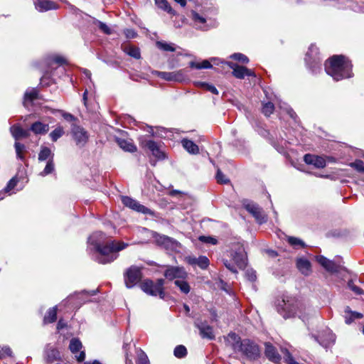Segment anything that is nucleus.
I'll use <instances>...</instances> for the list:
<instances>
[{
	"label": "nucleus",
	"mask_w": 364,
	"mask_h": 364,
	"mask_svg": "<svg viewBox=\"0 0 364 364\" xmlns=\"http://www.w3.org/2000/svg\"><path fill=\"white\" fill-rule=\"evenodd\" d=\"M225 343L227 346L230 347L235 353H237L240 348V343L242 340L240 337L235 333H230L225 338Z\"/></svg>",
	"instance_id": "a878e982"
},
{
	"label": "nucleus",
	"mask_w": 364,
	"mask_h": 364,
	"mask_svg": "<svg viewBox=\"0 0 364 364\" xmlns=\"http://www.w3.org/2000/svg\"><path fill=\"white\" fill-rule=\"evenodd\" d=\"M164 276L169 280L185 279L187 277V272L182 267L168 266L164 272Z\"/></svg>",
	"instance_id": "aec40b11"
},
{
	"label": "nucleus",
	"mask_w": 364,
	"mask_h": 364,
	"mask_svg": "<svg viewBox=\"0 0 364 364\" xmlns=\"http://www.w3.org/2000/svg\"><path fill=\"white\" fill-rule=\"evenodd\" d=\"M97 291V289H94L75 292L70 295V305L71 304L75 309H78L82 304L91 301L90 297L95 295Z\"/></svg>",
	"instance_id": "0eeeda50"
},
{
	"label": "nucleus",
	"mask_w": 364,
	"mask_h": 364,
	"mask_svg": "<svg viewBox=\"0 0 364 364\" xmlns=\"http://www.w3.org/2000/svg\"><path fill=\"white\" fill-rule=\"evenodd\" d=\"M9 130L11 136L16 140V141H18L21 139H26L30 136L29 131L23 129L18 124L12 125Z\"/></svg>",
	"instance_id": "393cba45"
},
{
	"label": "nucleus",
	"mask_w": 364,
	"mask_h": 364,
	"mask_svg": "<svg viewBox=\"0 0 364 364\" xmlns=\"http://www.w3.org/2000/svg\"><path fill=\"white\" fill-rule=\"evenodd\" d=\"M142 273L140 267L131 266L124 273V283L127 288L134 287L141 279Z\"/></svg>",
	"instance_id": "9b49d317"
},
{
	"label": "nucleus",
	"mask_w": 364,
	"mask_h": 364,
	"mask_svg": "<svg viewBox=\"0 0 364 364\" xmlns=\"http://www.w3.org/2000/svg\"><path fill=\"white\" fill-rule=\"evenodd\" d=\"M181 144L183 147L190 154H196L199 151L198 146L191 140L183 139Z\"/></svg>",
	"instance_id": "e433bc0d"
},
{
	"label": "nucleus",
	"mask_w": 364,
	"mask_h": 364,
	"mask_svg": "<svg viewBox=\"0 0 364 364\" xmlns=\"http://www.w3.org/2000/svg\"><path fill=\"white\" fill-rule=\"evenodd\" d=\"M282 353L284 355V359L287 364H299L292 357L291 354L287 348H282Z\"/></svg>",
	"instance_id": "5fc2aeb1"
},
{
	"label": "nucleus",
	"mask_w": 364,
	"mask_h": 364,
	"mask_svg": "<svg viewBox=\"0 0 364 364\" xmlns=\"http://www.w3.org/2000/svg\"><path fill=\"white\" fill-rule=\"evenodd\" d=\"M326 73L334 80L338 81L353 76L352 64L343 55H333L324 64Z\"/></svg>",
	"instance_id": "f257e3e1"
},
{
	"label": "nucleus",
	"mask_w": 364,
	"mask_h": 364,
	"mask_svg": "<svg viewBox=\"0 0 364 364\" xmlns=\"http://www.w3.org/2000/svg\"><path fill=\"white\" fill-rule=\"evenodd\" d=\"M237 353H241L250 360H256L260 355L259 346L250 339H244Z\"/></svg>",
	"instance_id": "6e6552de"
},
{
	"label": "nucleus",
	"mask_w": 364,
	"mask_h": 364,
	"mask_svg": "<svg viewBox=\"0 0 364 364\" xmlns=\"http://www.w3.org/2000/svg\"><path fill=\"white\" fill-rule=\"evenodd\" d=\"M155 4L158 8L166 11L167 13L175 15V11L171 8L167 0H154Z\"/></svg>",
	"instance_id": "ea45409f"
},
{
	"label": "nucleus",
	"mask_w": 364,
	"mask_h": 364,
	"mask_svg": "<svg viewBox=\"0 0 364 364\" xmlns=\"http://www.w3.org/2000/svg\"><path fill=\"white\" fill-rule=\"evenodd\" d=\"M321 346L325 348L331 347L336 342V335L329 328H326L318 336L311 335Z\"/></svg>",
	"instance_id": "4468645a"
},
{
	"label": "nucleus",
	"mask_w": 364,
	"mask_h": 364,
	"mask_svg": "<svg viewBox=\"0 0 364 364\" xmlns=\"http://www.w3.org/2000/svg\"><path fill=\"white\" fill-rule=\"evenodd\" d=\"M197 84L199 85L200 87L205 88L206 90L212 92L213 94L218 95L219 93L217 88L213 85L203 82H198Z\"/></svg>",
	"instance_id": "bf43d9fd"
},
{
	"label": "nucleus",
	"mask_w": 364,
	"mask_h": 364,
	"mask_svg": "<svg viewBox=\"0 0 364 364\" xmlns=\"http://www.w3.org/2000/svg\"><path fill=\"white\" fill-rule=\"evenodd\" d=\"M193 16V20L195 22H198L202 24H204L203 26L199 27L200 30L203 31H208L212 28H215L218 26V23L215 21H210L209 23L205 24L206 23V19L200 16L197 12L193 11L192 12Z\"/></svg>",
	"instance_id": "c85d7f7f"
},
{
	"label": "nucleus",
	"mask_w": 364,
	"mask_h": 364,
	"mask_svg": "<svg viewBox=\"0 0 364 364\" xmlns=\"http://www.w3.org/2000/svg\"><path fill=\"white\" fill-rule=\"evenodd\" d=\"M62 305L63 304L55 305L47 310L43 319V325L46 326L56 321L58 307Z\"/></svg>",
	"instance_id": "cd10ccee"
},
{
	"label": "nucleus",
	"mask_w": 364,
	"mask_h": 364,
	"mask_svg": "<svg viewBox=\"0 0 364 364\" xmlns=\"http://www.w3.org/2000/svg\"><path fill=\"white\" fill-rule=\"evenodd\" d=\"M264 353L267 358L272 362L278 363L281 360V356L278 353L277 349L269 343H265Z\"/></svg>",
	"instance_id": "c756f323"
},
{
	"label": "nucleus",
	"mask_w": 364,
	"mask_h": 364,
	"mask_svg": "<svg viewBox=\"0 0 364 364\" xmlns=\"http://www.w3.org/2000/svg\"><path fill=\"white\" fill-rule=\"evenodd\" d=\"M216 179L218 182L220 183H228L229 182V180L225 177V176L220 169H218L217 171Z\"/></svg>",
	"instance_id": "69168bd1"
},
{
	"label": "nucleus",
	"mask_w": 364,
	"mask_h": 364,
	"mask_svg": "<svg viewBox=\"0 0 364 364\" xmlns=\"http://www.w3.org/2000/svg\"><path fill=\"white\" fill-rule=\"evenodd\" d=\"M317 262L328 272L331 273H336L339 272L341 268L340 265L337 264L335 262L328 259L323 255H319L316 257Z\"/></svg>",
	"instance_id": "b1692460"
},
{
	"label": "nucleus",
	"mask_w": 364,
	"mask_h": 364,
	"mask_svg": "<svg viewBox=\"0 0 364 364\" xmlns=\"http://www.w3.org/2000/svg\"><path fill=\"white\" fill-rule=\"evenodd\" d=\"M67 326H68L67 322L64 319L60 318L58 320L57 326H56V329H57V333H60V335L59 337V339H60V337L63 336V341H64L65 339H67V338H66L65 335L63 334V333L61 331ZM58 342H60V340H58Z\"/></svg>",
	"instance_id": "8fccbe9b"
},
{
	"label": "nucleus",
	"mask_w": 364,
	"mask_h": 364,
	"mask_svg": "<svg viewBox=\"0 0 364 364\" xmlns=\"http://www.w3.org/2000/svg\"><path fill=\"white\" fill-rule=\"evenodd\" d=\"M345 313L350 315L349 316H345V321L347 324L351 323L355 319H359L363 317L362 314L352 311L349 306L345 308Z\"/></svg>",
	"instance_id": "4c0bfd02"
},
{
	"label": "nucleus",
	"mask_w": 364,
	"mask_h": 364,
	"mask_svg": "<svg viewBox=\"0 0 364 364\" xmlns=\"http://www.w3.org/2000/svg\"><path fill=\"white\" fill-rule=\"evenodd\" d=\"M92 23L94 25H96L99 28V29L105 34L110 35L112 33V30L106 23L96 18L93 19Z\"/></svg>",
	"instance_id": "a19ab883"
},
{
	"label": "nucleus",
	"mask_w": 364,
	"mask_h": 364,
	"mask_svg": "<svg viewBox=\"0 0 364 364\" xmlns=\"http://www.w3.org/2000/svg\"><path fill=\"white\" fill-rule=\"evenodd\" d=\"M296 267L299 272L305 276H308L311 273V262L306 258H298L296 259Z\"/></svg>",
	"instance_id": "7c9ffc66"
},
{
	"label": "nucleus",
	"mask_w": 364,
	"mask_h": 364,
	"mask_svg": "<svg viewBox=\"0 0 364 364\" xmlns=\"http://www.w3.org/2000/svg\"><path fill=\"white\" fill-rule=\"evenodd\" d=\"M50 159L54 160V153L49 147L41 146L38 155V161H50Z\"/></svg>",
	"instance_id": "c9c22d12"
},
{
	"label": "nucleus",
	"mask_w": 364,
	"mask_h": 364,
	"mask_svg": "<svg viewBox=\"0 0 364 364\" xmlns=\"http://www.w3.org/2000/svg\"><path fill=\"white\" fill-rule=\"evenodd\" d=\"M152 75L157 76L166 81L173 82H183L187 79V75L185 70H179L174 72H162L158 70H153Z\"/></svg>",
	"instance_id": "f8f14e48"
},
{
	"label": "nucleus",
	"mask_w": 364,
	"mask_h": 364,
	"mask_svg": "<svg viewBox=\"0 0 364 364\" xmlns=\"http://www.w3.org/2000/svg\"><path fill=\"white\" fill-rule=\"evenodd\" d=\"M156 44L158 48L164 51L174 52L176 50V48L173 43H168L164 41H157Z\"/></svg>",
	"instance_id": "de8ad7c7"
},
{
	"label": "nucleus",
	"mask_w": 364,
	"mask_h": 364,
	"mask_svg": "<svg viewBox=\"0 0 364 364\" xmlns=\"http://www.w3.org/2000/svg\"><path fill=\"white\" fill-rule=\"evenodd\" d=\"M35 6L36 9L40 12H44L57 8L55 3L50 0H38Z\"/></svg>",
	"instance_id": "72a5a7b5"
},
{
	"label": "nucleus",
	"mask_w": 364,
	"mask_h": 364,
	"mask_svg": "<svg viewBox=\"0 0 364 364\" xmlns=\"http://www.w3.org/2000/svg\"><path fill=\"white\" fill-rule=\"evenodd\" d=\"M174 284L180 289L181 291L187 294L190 291V286L188 283L184 280L177 279Z\"/></svg>",
	"instance_id": "3c124183"
},
{
	"label": "nucleus",
	"mask_w": 364,
	"mask_h": 364,
	"mask_svg": "<svg viewBox=\"0 0 364 364\" xmlns=\"http://www.w3.org/2000/svg\"><path fill=\"white\" fill-rule=\"evenodd\" d=\"M116 142L118 146L124 151L133 153L136 151V146L134 144L131 139H124L122 138H116Z\"/></svg>",
	"instance_id": "473e14b6"
},
{
	"label": "nucleus",
	"mask_w": 364,
	"mask_h": 364,
	"mask_svg": "<svg viewBox=\"0 0 364 364\" xmlns=\"http://www.w3.org/2000/svg\"><path fill=\"white\" fill-rule=\"evenodd\" d=\"M65 132L63 128L61 126H58L53 131H52L49 136L51 140L55 142L57 141L58 139H60L63 134Z\"/></svg>",
	"instance_id": "a18cd8bd"
},
{
	"label": "nucleus",
	"mask_w": 364,
	"mask_h": 364,
	"mask_svg": "<svg viewBox=\"0 0 364 364\" xmlns=\"http://www.w3.org/2000/svg\"><path fill=\"white\" fill-rule=\"evenodd\" d=\"M186 262L192 265H197L202 269H206L209 266V259L206 256H200L198 257H187L186 258Z\"/></svg>",
	"instance_id": "bb28decb"
},
{
	"label": "nucleus",
	"mask_w": 364,
	"mask_h": 364,
	"mask_svg": "<svg viewBox=\"0 0 364 364\" xmlns=\"http://www.w3.org/2000/svg\"><path fill=\"white\" fill-rule=\"evenodd\" d=\"M230 58H232L235 60L242 62V63H245V64L249 63L248 58L246 55H245L244 54L240 53H235L232 54L230 55Z\"/></svg>",
	"instance_id": "13d9d810"
},
{
	"label": "nucleus",
	"mask_w": 364,
	"mask_h": 364,
	"mask_svg": "<svg viewBox=\"0 0 364 364\" xmlns=\"http://www.w3.org/2000/svg\"><path fill=\"white\" fill-rule=\"evenodd\" d=\"M44 359L48 363H53L61 360L60 352L51 344H47L44 349Z\"/></svg>",
	"instance_id": "412c9836"
},
{
	"label": "nucleus",
	"mask_w": 364,
	"mask_h": 364,
	"mask_svg": "<svg viewBox=\"0 0 364 364\" xmlns=\"http://www.w3.org/2000/svg\"><path fill=\"white\" fill-rule=\"evenodd\" d=\"M299 304V301L295 297L283 295L280 299H277L276 309L277 312L284 318L298 316L304 320V318L298 311Z\"/></svg>",
	"instance_id": "20e7f679"
},
{
	"label": "nucleus",
	"mask_w": 364,
	"mask_h": 364,
	"mask_svg": "<svg viewBox=\"0 0 364 364\" xmlns=\"http://www.w3.org/2000/svg\"><path fill=\"white\" fill-rule=\"evenodd\" d=\"M14 148L17 159L23 161L25 159V157L23 154V152L26 150V146L23 144H21L18 141H15Z\"/></svg>",
	"instance_id": "c03bdc74"
},
{
	"label": "nucleus",
	"mask_w": 364,
	"mask_h": 364,
	"mask_svg": "<svg viewBox=\"0 0 364 364\" xmlns=\"http://www.w3.org/2000/svg\"><path fill=\"white\" fill-rule=\"evenodd\" d=\"M350 166L360 173H364V162L361 160H355L350 164Z\"/></svg>",
	"instance_id": "052dcab7"
},
{
	"label": "nucleus",
	"mask_w": 364,
	"mask_h": 364,
	"mask_svg": "<svg viewBox=\"0 0 364 364\" xmlns=\"http://www.w3.org/2000/svg\"><path fill=\"white\" fill-rule=\"evenodd\" d=\"M312 165L316 168H321L326 166V163L323 157L314 155V161Z\"/></svg>",
	"instance_id": "6e6d98bb"
},
{
	"label": "nucleus",
	"mask_w": 364,
	"mask_h": 364,
	"mask_svg": "<svg viewBox=\"0 0 364 364\" xmlns=\"http://www.w3.org/2000/svg\"><path fill=\"white\" fill-rule=\"evenodd\" d=\"M173 354L178 358H184L187 354L186 348L183 345L177 346L174 348Z\"/></svg>",
	"instance_id": "603ef678"
},
{
	"label": "nucleus",
	"mask_w": 364,
	"mask_h": 364,
	"mask_svg": "<svg viewBox=\"0 0 364 364\" xmlns=\"http://www.w3.org/2000/svg\"><path fill=\"white\" fill-rule=\"evenodd\" d=\"M70 351L75 355V358L78 363L85 360V350L78 338H73L70 340Z\"/></svg>",
	"instance_id": "a211bd4d"
},
{
	"label": "nucleus",
	"mask_w": 364,
	"mask_h": 364,
	"mask_svg": "<svg viewBox=\"0 0 364 364\" xmlns=\"http://www.w3.org/2000/svg\"><path fill=\"white\" fill-rule=\"evenodd\" d=\"M71 134L73 141L79 148L84 147L90 137L88 132L84 127L75 124L71 125Z\"/></svg>",
	"instance_id": "1a4fd4ad"
},
{
	"label": "nucleus",
	"mask_w": 364,
	"mask_h": 364,
	"mask_svg": "<svg viewBox=\"0 0 364 364\" xmlns=\"http://www.w3.org/2000/svg\"><path fill=\"white\" fill-rule=\"evenodd\" d=\"M122 49L125 53L135 59H139L141 58L140 50L136 46L129 45L124 46Z\"/></svg>",
	"instance_id": "58836bf2"
},
{
	"label": "nucleus",
	"mask_w": 364,
	"mask_h": 364,
	"mask_svg": "<svg viewBox=\"0 0 364 364\" xmlns=\"http://www.w3.org/2000/svg\"><path fill=\"white\" fill-rule=\"evenodd\" d=\"M55 170V164L54 160L50 159V161H47L46 165L44 169L39 173L41 176H46L50 173H52Z\"/></svg>",
	"instance_id": "37998d69"
},
{
	"label": "nucleus",
	"mask_w": 364,
	"mask_h": 364,
	"mask_svg": "<svg viewBox=\"0 0 364 364\" xmlns=\"http://www.w3.org/2000/svg\"><path fill=\"white\" fill-rule=\"evenodd\" d=\"M245 277L250 282H254L257 279L256 272L253 269H247L245 272Z\"/></svg>",
	"instance_id": "338daca9"
},
{
	"label": "nucleus",
	"mask_w": 364,
	"mask_h": 364,
	"mask_svg": "<svg viewBox=\"0 0 364 364\" xmlns=\"http://www.w3.org/2000/svg\"><path fill=\"white\" fill-rule=\"evenodd\" d=\"M127 246L128 244L123 242L109 240L90 254L96 262L105 264L114 261L119 256V252Z\"/></svg>",
	"instance_id": "7ed1b4c3"
},
{
	"label": "nucleus",
	"mask_w": 364,
	"mask_h": 364,
	"mask_svg": "<svg viewBox=\"0 0 364 364\" xmlns=\"http://www.w3.org/2000/svg\"><path fill=\"white\" fill-rule=\"evenodd\" d=\"M231 69H232V75L237 79H243L245 76H254L255 75L251 70L244 66H240L232 62H225Z\"/></svg>",
	"instance_id": "6ab92c4d"
},
{
	"label": "nucleus",
	"mask_w": 364,
	"mask_h": 364,
	"mask_svg": "<svg viewBox=\"0 0 364 364\" xmlns=\"http://www.w3.org/2000/svg\"><path fill=\"white\" fill-rule=\"evenodd\" d=\"M68 64V60L65 56L57 53H51L46 54L37 64L43 73H53V76L59 78L66 77L65 65Z\"/></svg>",
	"instance_id": "f03ea898"
},
{
	"label": "nucleus",
	"mask_w": 364,
	"mask_h": 364,
	"mask_svg": "<svg viewBox=\"0 0 364 364\" xmlns=\"http://www.w3.org/2000/svg\"><path fill=\"white\" fill-rule=\"evenodd\" d=\"M137 364H149L148 357L144 352L139 355Z\"/></svg>",
	"instance_id": "774afa93"
},
{
	"label": "nucleus",
	"mask_w": 364,
	"mask_h": 364,
	"mask_svg": "<svg viewBox=\"0 0 364 364\" xmlns=\"http://www.w3.org/2000/svg\"><path fill=\"white\" fill-rule=\"evenodd\" d=\"M287 241L289 243L291 246L293 247L298 249V248H303L305 247V243L304 241H302L301 239L295 237H288Z\"/></svg>",
	"instance_id": "49530a36"
},
{
	"label": "nucleus",
	"mask_w": 364,
	"mask_h": 364,
	"mask_svg": "<svg viewBox=\"0 0 364 364\" xmlns=\"http://www.w3.org/2000/svg\"><path fill=\"white\" fill-rule=\"evenodd\" d=\"M108 241L109 240L105 234L102 232H95L88 238V250L92 253Z\"/></svg>",
	"instance_id": "dca6fc26"
},
{
	"label": "nucleus",
	"mask_w": 364,
	"mask_h": 364,
	"mask_svg": "<svg viewBox=\"0 0 364 364\" xmlns=\"http://www.w3.org/2000/svg\"><path fill=\"white\" fill-rule=\"evenodd\" d=\"M230 257L239 269H245L247 266V255L242 245L237 244L235 249L231 250Z\"/></svg>",
	"instance_id": "ddd939ff"
},
{
	"label": "nucleus",
	"mask_w": 364,
	"mask_h": 364,
	"mask_svg": "<svg viewBox=\"0 0 364 364\" xmlns=\"http://www.w3.org/2000/svg\"><path fill=\"white\" fill-rule=\"evenodd\" d=\"M41 99L38 87H28L23 97V105L24 107L31 105L34 100Z\"/></svg>",
	"instance_id": "5701e85b"
},
{
	"label": "nucleus",
	"mask_w": 364,
	"mask_h": 364,
	"mask_svg": "<svg viewBox=\"0 0 364 364\" xmlns=\"http://www.w3.org/2000/svg\"><path fill=\"white\" fill-rule=\"evenodd\" d=\"M199 240L204 243L216 245L218 243L217 239L210 236H200Z\"/></svg>",
	"instance_id": "e2e57ef3"
},
{
	"label": "nucleus",
	"mask_w": 364,
	"mask_h": 364,
	"mask_svg": "<svg viewBox=\"0 0 364 364\" xmlns=\"http://www.w3.org/2000/svg\"><path fill=\"white\" fill-rule=\"evenodd\" d=\"M274 110V105L273 103L268 102L263 104L262 112L265 116L269 117L271 114L273 113Z\"/></svg>",
	"instance_id": "864d4df0"
},
{
	"label": "nucleus",
	"mask_w": 364,
	"mask_h": 364,
	"mask_svg": "<svg viewBox=\"0 0 364 364\" xmlns=\"http://www.w3.org/2000/svg\"><path fill=\"white\" fill-rule=\"evenodd\" d=\"M43 73V75L40 80V85L42 87L49 86L53 82V79H51L50 77V75L53 76V73Z\"/></svg>",
	"instance_id": "4d7b16f0"
},
{
	"label": "nucleus",
	"mask_w": 364,
	"mask_h": 364,
	"mask_svg": "<svg viewBox=\"0 0 364 364\" xmlns=\"http://www.w3.org/2000/svg\"><path fill=\"white\" fill-rule=\"evenodd\" d=\"M242 205L247 212H249L259 224L265 223L267 220V217L264 214L262 208L257 203L249 200H244Z\"/></svg>",
	"instance_id": "9d476101"
},
{
	"label": "nucleus",
	"mask_w": 364,
	"mask_h": 364,
	"mask_svg": "<svg viewBox=\"0 0 364 364\" xmlns=\"http://www.w3.org/2000/svg\"><path fill=\"white\" fill-rule=\"evenodd\" d=\"M348 288L352 290L356 295H361L364 293V291L354 284L353 280H350L348 282Z\"/></svg>",
	"instance_id": "680f3d73"
},
{
	"label": "nucleus",
	"mask_w": 364,
	"mask_h": 364,
	"mask_svg": "<svg viewBox=\"0 0 364 364\" xmlns=\"http://www.w3.org/2000/svg\"><path fill=\"white\" fill-rule=\"evenodd\" d=\"M189 66L192 68L196 69H209L212 68L213 65L208 60H204L202 63H196L191 61L189 63Z\"/></svg>",
	"instance_id": "79ce46f5"
},
{
	"label": "nucleus",
	"mask_w": 364,
	"mask_h": 364,
	"mask_svg": "<svg viewBox=\"0 0 364 364\" xmlns=\"http://www.w3.org/2000/svg\"><path fill=\"white\" fill-rule=\"evenodd\" d=\"M18 181H19V178H18V176H14L12 178H11L8 181L6 186L4 188V192L10 193V192L13 189H14V188L17 186V183H18Z\"/></svg>",
	"instance_id": "09e8293b"
},
{
	"label": "nucleus",
	"mask_w": 364,
	"mask_h": 364,
	"mask_svg": "<svg viewBox=\"0 0 364 364\" xmlns=\"http://www.w3.org/2000/svg\"><path fill=\"white\" fill-rule=\"evenodd\" d=\"M122 202L126 207H128L136 212L141 213L145 215H154V212L151 210L140 204L138 201L129 196H122Z\"/></svg>",
	"instance_id": "f3484780"
},
{
	"label": "nucleus",
	"mask_w": 364,
	"mask_h": 364,
	"mask_svg": "<svg viewBox=\"0 0 364 364\" xmlns=\"http://www.w3.org/2000/svg\"><path fill=\"white\" fill-rule=\"evenodd\" d=\"M223 263L224 266L228 270H230L231 272H232L234 274H237V270L236 267L232 263H231L230 261H228V259H223Z\"/></svg>",
	"instance_id": "0e129e2a"
},
{
	"label": "nucleus",
	"mask_w": 364,
	"mask_h": 364,
	"mask_svg": "<svg viewBox=\"0 0 364 364\" xmlns=\"http://www.w3.org/2000/svg\"><path fill=\"white\" fill-rule=\"evenodd\" d=\"M305 62L312 73L316 74L321 70V59L319 56L318 49L314 45H311L306 54Z\"/></svg>",
	"instance_id": "423d86ee"
},
{
	"label": "nucleus",
	"mask_w": 364,
	"mask_h": 364,
	"mask_svg": "<svg viewBox=\"0 0 364 364\" xmlns=\"http://www.w3.org/2000/svg\"><path fill=\"white\" fill-rule=\"evenodd\" d=\"M164 284V280L163 279H159L156 282L147 279L141 283L140 287L144 292L150 296H159L161 299H164L165 296Z\"/></svg>",
	"instance_id": "39448f33"
},
{
	"label": "nucleus",
	"mask_w": 364,
	"mask_h": 364,
	"mask_svg": "<svg viewBox=\"0 0 364 364\" xmlns=\"http://www.w3.org/2000/svg\"><path fill=\"white\" fill-rule=\"evenodd\" d=\"M151 235L156 243L166 250H175L178 246V242L172 237L159 234L152 231Z\"/></svg>",
	"instance_id": "2eb2a0df"
},
{
	"label": "nucleus",
	"mask_w": 364,
	"mask_h": 364,
	"mask_svg": "<svg viewBox=\"0 0 364 364\" xmlns=\"http://www.w3.org/2000/svg\"><path fill=\"white\" fill-rule=\"evenodd\" d=\"M195 326L198 328L200 335L203 338L213 340L215 338L213 327L206 321H196Z\"/></svg>",
	"instance_id": "4be33fe9"
},
{
	"label": "nucleus",
	"mask_w": 364,
	"mask_h": 364,
	"mask_svg": "<svg viewBox=\"0 0 364 364\" xmlns=\"http://www.w3.org/2000/svg\"><path fill=\"white\" fill-rule=\"evenodd\" d=\"M30 130L35 134H46L49 131V125L48 124H44L40 121H36L31 125Z\"/></svg>",
	"instance_id": "f704fd0d"
},
{
	"label": "nucleus",
	"mask_w": 364,
	"mask_h": 364,
	"mask_svg": "<svg viewBox=\"0 0 364 364\" xmlns=\"http://www.w3.org/2000/svg\"><path fill=\"white\" fill-rule=\"evenodd\" d=\"M147 149H149L152 154L159 159H165L164 153L161 151L158 144L152 140H148L146 141L144 145Z\"/></svg>",
	"instance_id": "2f4dec72"
}]
</instances>
